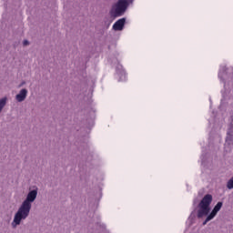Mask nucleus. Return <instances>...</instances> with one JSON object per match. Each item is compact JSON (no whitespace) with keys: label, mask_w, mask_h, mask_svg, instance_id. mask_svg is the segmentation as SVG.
I'll return each mask as SVG.
<instances>
[{"label":"nucleus","mask_w":233,"mask_h":233,"mask_svg":"<svg viewBox=\"0 0 233 233\" xmlns=\"http://www.w3.org/2000/svg\"><path fill=\"white\" fill-rule=\"evenodd\" d=\"M210 203H212V195L204 196L198 204V218H201L204 216H208V212H210Z\"/></svg>","instance_id":"f03ea898"},{"label":"nucleus","mask_w":233,"mask_h":233,"mask_svg":"<svg viewBox=\"0 0 233 233\" xmlns=\"http://www.w3.org/2000/svg\"><path fill=\"white\" fill-rule=\"evenodd\" d=\"M128 8V2L127 0H118L116 4L112 6L111 15L114 17H121Z\"/></svg>","instance_id":"7ed1b4c3"},{"label":"nucleus","mask_w":233,"mask_h":233,"mask_svg":"<svg viewBox=\"0 0 233 233\" xmlns=\"http://www.w3.org/2000/svg\"><path fill=\"white\" fill-rule=\"evenodd\" d=\"M221 207H223V202H218L217 205L214 207L213 210L211 211V213L207 217L203 225H207L208 221L214 219V218H216V216L218 215V212L221 210Z\"/></svg>","instance_id":"20e7f679"},{"label":"nucleus","mask_w":233,"mask_h":233,"mask_svg":"<svg viewBox=\"0 0 233 233\" xmlns=\"http://www.w3.org/2000/svg\"><path fill=\"white\" fill-rule=\"evenodd\" d=\"M23 45H24V46H28V45H29L28 40H25V41L23 42Z\"/></svg>","instance_id":"6e6552de"},{"label":"nucleus","mask_w":233,"mask_h":233,"mask_svg":"<svg viewBox=\"0 0 233 233\" xmlns=\"http://www.w3.org/2000/svg\"><path fill=\"white\" fill-rule=\"evenodd\" d=\"M5 106H6V97L0 99V113L3 112Z\"/></svg>","instance_id":"0eeeda50"},{"label":"nucleus","mask_w":233,"mask_h":233,"mask_svg":"<svg viewBox=\"0 0 233 233\" xmlns=\"http://www.w3.org/2000/svg\"><path fill=\"white\" fill-rule=\"evenodd\" d=\"M37 198V190L34 189L27 194L25 200L22 203L18 211L15 213L14 220L12 222L13 228H15L17 225H21L22 219H26V217L30 215L32 209V203L35 201Z\"/></svg>","instance_id":"f257e3e1"},{"label":"nucleus","mask_w":233,"mask_h":233,"mask_svg":"<svg viewBox=\"0 0 233 233\" xmlns=\"http://www.w3.org/2000/svg\"><path fill=\"white\" fill-rule=\"evenodd\" d=\"M125 23H127V19L120 18L113 25V30L121 31L125 27Z\"/></svg>","instance_id":"39448f33"},{"label":"nucleus","mask_w":233,"mask_h":233,"mask_svg":"<svg viewBox=\"0 0 233 233\" xmlns=\"http://www.w3.org/2000/svg\"><path fill=\"white\" fill-rule=\"evenodd\" d=\"M28 94V90L22 89L20 90L19 94L16 95L15 99L18 101V103H23L26 99V96Z\"/></svg>","instance_id":"423d86ee"}]
</instances>
